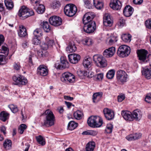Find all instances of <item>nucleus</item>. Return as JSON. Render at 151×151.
<instances>
[{
    "label": "nucleus",
    "mask_w": 151,
    "mask_h": 151,
    "mask_svg": "<svg viewBox=\"0 0 151 151\" xmlns=\"http://www.w3.org/2000/svg\"><path fill=\"white\" fill-rule=\"evenodd\" d=\"M37 54L38 56L40 57H45L47 55V53L46 52L44 51H38L37 52Z\"/></svg>",
    "instance_id": "54"
},
{
    "label": "nucleus",
    "mask_w": 151,
    "mask_h": 151,
    "mask_svg": "<svg viewBox=\"0 0 151 151\" xmlns=\"http://www.w3.org/2000/svg\"><path fill=\"white\" fill-rule=\"evenodd\" d=\"M60 6V4L59 1H56L54 2L53 4V8L54 9H57Z\"/></svg>",
    "instance_id": "59"
},
{
    "label": "nucleus",
    "mask_w": 151,
    "mask_h": 151,
    "mask_svg": "<svg viewBox=\"0 0 151 151\" xmlns=\"http://www.w3.org/2000/svg\"><path fill=\"white\" fill-rule=\"evenodd\" d=\"M145 24L147 28L151 29V19L147 20L145 21Z\"/></svg>",
    "instance_id": "55"
},
{
    "label": "nucleus",
    "mask_w": 151,
    "mask_h": 151,
    "mask_svg": "<svg viewBox=\"0 0 151 151\" xmlns=\"http://www.w3.org/2000/svg\"><path fill=\"white\" fill-rule=\"evenodd\" d=\"M27 128V126L24 124H21L18 128L19 133L21 134L23 133L25 129Z\"/></svg>",
    "instance_id": "42"
},
{
    "label": "nucleus",
    "mask_w": 151,
    "mask_h": 151,
    "mask_svg": "<svg viewBox=\"0 0 151 151\" xmlns=\"http://www.w3.org/2000/svg\"><path fill=\"white\" fill-rule=\"evenodd\" d=\"M34 15V13L33 10L28 9L25 6H22L19 10L18 13L19 16L22 20H24Z\"/></svg>",
    "instance_id": "3"
},
{
    "label": "nucleus",
    "mask_w": 151,
    "mask_h": 151,
    "mask_svg": "<svg viewBox=\"0 0 151 151\" xmlns=\"http://www.w3.org/2000/svg\"><path fill=\"white\" fill-rule=\"evenodd\" d=\"M74 57H75V62H74L76 63L78 62L81 58L80 56L78 54L74 53Z\"/></svg>",
    "instance_id": "56"
},
{
    "label": "nucleus",
    "mask_w": 151,
    "mask_h": 151,
    "mask_svg": "<svg viewBox=\"0 0 151 151\" xmlns=\"http://www.w3.org/2000/svg\"><path fill=\"white\" fill-rule=\"evenodd\" d=\"M96 0H93V4L98 9H101L103 8V3L99 1H97V3H96L95 1Z\"/></svg>",
    "instance_id": "41"
},
{
    "label": "nucleus",
    "mask_w": 151,
    "mask_h": 151,
    "mask_svg": "<svg viewBox=\"0 0 151 151\" xmlns=\"http://www.w3.org/2000/svg\"><path fill=\"white\" fill-rule=\"evenodd\" d=\"M9 51L8 48L5 46H2L0 51V52L4 54V56H5V57H6L9 54Z\"/></svg>",
    "instance_id": "38"
},
{
    "label": "nucleus",
    "mask_w": 151,
    "mask_h": 151,
    "mask_svg": "<svg viewBox=\"0 0 151 151\" xmlns=\"http://www.w3.org/2000/svg\"><path fill=\"white\" fill-rule=\"evenodd\" d=\"M103 112L106 119L110 120L114 118V112L112 110L106 108L104 109Z\"/></svg>",
    "instance_id": "13"
},
{
    "label": "nucleus",
    "mask_w": 151,
    "mask_h": 151,
    "mask_svg": "<svg viewBox=\"0 0 151 151\" xmlns=\"http://www.w3.org/2000/svg\"><path fill=\"white\" fill-rule=\"evenodd\" d=\"M13 66L14 69L17 70H19L21 68L20 64L18 63H15Z\"/></svg>",
    "instance_id": "58"
},
{
    "label": "nucleus",
    "mask_w": 151,
    "mask_h": 151,
    "mask_svg": "<svg viewBox=\"0 0 151 151\" xmlns=\"http://www.w3.org/2000/svg\"><path fill=\"white\" fill-rule=\"evenodd\" d=\"M60 63H56L55 64V67L57 69L63 70L69 67V63L65 57H61L60 58Z\"/></svg>",
    "instance_id": "7"
},
{
    "label": "nucleus",
    "mask_w": 151,
    "mask_h": 151,
    "mask_svg": "<svg viewBox=\"0 0 151 151\" xmlns=\"http://www.w3.org/2000/svg\"><path fill=\"white\" fill-rule=\"evenodd\" d=\"M142 74L147 79L151 78V68H145L142 71Z\"/></svg>",
    "instance_id": "25"
},
{
    "label": "nucleus",
    "mask_w": 151,
    "mask_h": 151,
    "mask_svg": "<svg viewBox=\"0 0 151 151\" xmlns=\"http://www.w3.org/2000/svg\"><path fill=\"white\" fill-rule=\"evenodd\" d=\"M8 106L12 111L13 113H16L18 111V109L17 106L16 105L11 104L9 105Z\"/></svg>",
    "instance_id": "46"
},
{
    "label": "nucleus",
    "mask_w": 151,
    "mask_h": 151,
    "mask_svg": "<svg viewBox=\"0 0 151 151\" xmlns=\"http://www.w3.org/2000/svg\"><path fill=\"white\" fill-rule=\"evenodd\" d=\"M134 11L133 8L129 5H127L124 8L123 13L124 15L126 17L130 16Z\"/></svg>",
    "instance_id": "19"
},
{
    "label": "nucleus",
    "mask_w": 151,
    "mask_h": 151,
    "mask_svg": "<svg viewBox=\"0 0 151 151\" xmlns=\"http://www.w3.org/2000/svg\"><path fill=\"white\" fill-rule=\"evenodd\" d=\"M122 4L119 0H113L110 4V7L115 10L120 9L122 7Z\"/></svg>",
    "instance_id": "17"
},
{
    "label": "nucleus",
    "mask_w": 151,
    "mask_h": 151,
    "mask_svg": "<svg viewBox=\"0 0 151 151\" xmlns=\"http://www.w3.org/2000/svg\"><path fill=\"white\" fill-rule=\"evenodd\" d=\"M115 52V48L113 47L105 50L103 52V55L105 57H111L114 55Z\"/></svg>",
    "instance_id": "14"
},
{
    "label": "nucleus",
    "mask_w": 151,
    "mask_h": 151,
    "mask_svg": "<svg viewBox=\"0 0 151 151\" xmlns=\"http://www.w3.org/2000/svg\"><path fill=\"white\" fill-rule=\"evenodd\" d=\"M112 21L111 19L110 15L108 14H106L104 17L103 23L104 26H111L112 24Z\"/></svg>",
    "instance_id": "20"
},
{
    "label": "nucleus",
    "mask_w": 151,
    "mask_h": 151,
    "mask_svg": "<svg viewBox=\"0 0 151 151\" xmlns=\"http://www.w3.org/2000/svg\"><path fill=\"white\" fill-rule=\"evenodd\" d=\"M42 115L45 116V118L44 120V124L42 126L49 127L54 124L55 117L52 111L50 109L46 110L42 114Z\"/></svg>",
    "instance_id": "1"
},
{
    "label": "nucleus",
    "mask_w": 151,
    "mask_h": 151,
    "mask_svg": "<svg viewBox=\"0 0 151 151\" xmlns=\"http://www.w3.org/2000/svg\"><path fill=\"white\" fill-rule=\"evenodd\" d=\"M19 36L21 37H24L27 35L25 27L23 25L19 27V31L18 32Z\"/></svg>",
    "instance_id": "22"
},
{
    "label": "nucleus",
    "mask_w": 151,
    "mask_h": 151,
    "mask_svg": "<svg viewBox=\"0 0 151 151\" xmlns=\"http://www.w3.org/2000/svg\"><path fill=\"white\" fill-rule=\"evenodd\" d=\"M82 112L79 110H77L73 114L74 117L77 119H80L82 118Z\"/></svg>",
    "instance_id": "40"
},
{
    "label": "nucleus",
    "mask_w": 151,
    "mask_h": 151,
    "mask_svg": "<svg viewBox=\"0 0 151 151\" xmlns=\"http://www.w3.org/2000/svg\"><path fill=\"white\" fill-rule=\"evenodd\" d=\"M21 75H14L12 77L13 80L14 82V84L20 86V80Z\"/></svg>",
    "instance_id": "34"
},
{
    "label": "nucleus",
    "mask_w": 151,
    "mask_h": 151,
    "mask_svg": "<svg viewBox=\"0 0 151 151\" xmlns=\"http://www.w3.org/2000/svg\"><path fill=\"white\" fill-rule=\"evenodd\" d=\"M113 128V126L111 124H108L105 129L106 132L107 133H111L112 132Z\"/></svg>",
    "instance_id": "47"
},
{
    "label": "nucleus",
    "mask_w": 151,
    "mask_h": 151,
    "mask_svg": "<svg viewBox=\"0 0 151 151\" xmlns=\"http://www.w3.org/2000/svg\"><path fill=\"white\" fill-rule=\"evenodd\" d=\"M9 113L5 111H2L0 113V119L3 122H5L9 119Z\"/></svg>",
    "instance_id": "27"
},
{
    "label": "nucleus",
    "mask_w": 151,
    "mask_h": 151,
    "mask_svg": "<svg viewBox=\"0 0 151 151\" xmlns=\"http://www.w3.org/2000/svg\"><path fill=\"white\" fill-rule=\"evenodd\" d=\"M95 17L93 15H92L90 12L86 13L83 17L82 21L84 25L88 24L91 21H93L92 20Z\"/></svg>",
    "instance_id": "15"
},
{
    "label": "nucleus",
    "mask_w": 151,
    "mask_h": 151,
    "mask_svg": "<svg viewBox=\"0 0 151 151\" xmlns=\"http://www.w3.org/2000/svg\"><path fill=\"white\" fill-rule=\"evenodd\" d=\"M20 76V85H26L27 82V81L26 78L23 76L21 75Z\"/></svg>",
    "instance_id": "44"
},
{
    "label": "nucleus",
    "mask_w": 151,
    "mask_h": 151,
    "mask_svg": "<svg viewBox=\"0 0 151 151\" xmlns=\"http://www.w3.org/2000/svg\"><path fill=\"white\" fill-rule=\"evenodd\" d=\"M102 119L97 116H91L87 120L88 124L89 126L92 127H99L103 124Z\"/></svg>",
    "instance_id": "2"
},
{
    "label": "nucleus",
    "mask_w": 151,
    "mask_h": 151,
    "mask_svg": "<svg viewBox=\"0 0 151 151\" xmlns=\"http://www.w3.org/2000/svg\"><path fill=\"white\" fill-rule=\"evenodd\" d=\"M125 21L122 18H121L120 19L119 22V26L121 27L123 26L125 24Z\"/></svg>",
    "instance_id": "63"
},
{
    "label": "nucleus",
    "mask_w": 151,
    "mask_h": 151,
    "mask_svg": "<svg viewBox=\"0 0 151 151\" xmlns=\"http://www.w3.org/2000/svg\"><path fill=\"white\" fill-rule=\"evenodd\" d=\"M131 36L130 34H124L121 36L122 40L124 42H130L131 40Z\"/></svg>",
    "instance_id": "36"
},
{
    "label": "nucleus",
    "mask_w": 151,
    "mask_h": 151,
    "mask_svg": "<svg viewBox=\"0 0 151 151\" xmlns=\"http://www.w3.org/2000/svg\"><path fill=\"white\" fill-rule=\"evenodd\" d=\"M41 47L42 49L43 50H45L49 47L46 43L45 42L42 43L41 46Z\"/></svg>",
    "instance_id": "61"
},
{
    "label": "nucleus",
    "mask_w": 151,
    "mask_h": 151,
    "mask_svg": "<svg viewBox=\"0 0 151 151\" xmlns=\"http://www.w3.org/2000/svg\"><path fill=\"white\" fill-rule=\"evenodd\" d=\"M6 58L5 56L0 55V65H4L7 63L5 60Z\"/></svg>",
    "instance_id": "51"
},
{
    "label": "nucleus",
    "mask_w": 151,
    "mask_h": 151,
    "mask_svg": "<svg viewBox=\"0 0 151 151\" xmlns=\"http://www.w3.org/2000/svg\"><path fill=\"white\" fill-rule=\"evenodd\" d=\"M96 28V23L94 21H91L88 24L84 25L83 27L84 31L88 33L93 32Z\"/></svg>",
    "instance_id": "8"
},
{
    "label": "nucleus",
    "mask_w": 151,
    "mask_h": 151,
    "mask_svg": "<svg viewBox=\"0 0 151 151\" xmlns=\"http://www.w3.org/2000/svg\"><path fill=\"white\" fill-rule=\"evenodd\" d=\"M126 138L129 141L134 140L133 134H131L127 136Z\"/></svg>",
    "instance_id": "64"
},
{
    "label": "nucleus",
    "mask_w": 151,
    "mask_h": 151,
    "mask_svg": "<svg viewBox=\"0 0 151 151\" xmlns=\"http://www.w3.org/2000/svg\"><path fill=\"white\" fill-rule=\"evenodd\" d=\"M45 42L46 43L49 47H51L54 44V41L52 40H50V38L47 37L45 38Z\"/></svg>",
    "instance_id": "43"
},
{
    "label": "nucleus",
    "mask_w": 151,
    "mask_h": 151,
    "mask_svg": "<svg viewBox=\"0 0 151 151\" xmlns=\"http://www.w3.org/2000/svg\"><path fill=\"white\" fill-rule=\"evenodd\" d=\"M75 80V76L73 74L69 72H65L63 73L61 77V80L63 82H73Z\"/></svg>",
    "instance_id": "10"
},
{
    "label": "nucleus",
    "mask_w": 151,
    "mask_h": 151,
    "mask_svg": "<svg viewBox=\"0 0 151 151\" xmlns=\"http://www.w3.org/2000/svg\"><path fill=\"white\" fill-rule=\"evenodd\" d=\"M92 40L89 38H86L84 39L83 41V43L85 45L89 46L92 44Z\"/></svg>",
    "instance_id": "49"
},
{
    "label": "nucleus",
    "mask_w": 151,
    "mask_h": 151,
    "mask_svg": "<svg viewBox=\"0 0 151 151\" xmlns=\"http://www.w3.org/2000/svg\"><path fill=\"white\" fill-rule=\"evenodd\" d=\"M134 136V140L140 138L141 137L142 134L140 133H136L133 134Z\"/></svg>",
    "instance_id": "57"
},
{
    "label": "nucleus",
    "mask_w": 151,
    "mask_h": 151,
    "mask_svg": "<svg viewBox=\"0 0 151 151\" xmlns=\"http://www.w3.org/2000/svg\"><path fill=\"white\" fill-rule=\"evenodd\" d=\"M103 95L102 92H97L94 93L93 95V100L94 103H97L101 99Z\"/></svg>",
    "instance_id": "23"
},
{
    "label": "nucleus",
    "mask_w": 151,
    "mask_h": 151,
    "mask_svg": "<svg viewBox=\"0 0 151 151\" xmlns=\"http://www.w3.org/2000/svg\"><path fill=\"white\" fill-rule=\"evenodd\" d=\"M34 37H40L42 35V34L40 30L39 29H36L35 30L33 33Z\"/></svg>",
    "instance_id": "50"
},
{
    "label": "nucleus",
    "mask_w": 151,
    "mask_h": 151,
    "mask_svg": "<svg viewBox=\"0 0 151 151\" xmlns=\"http://www.w3.org/2000/svg\"><path fill=\"white\" fill-rule=\"evenodd\" d=\"M78 126V123L75 122L74 121H71L68 124V129L72 130L76 128Z\"/></svg>",
    "instance_id": "32"
},
{
    "label": "nucleus",
    "mask_w": 151,
    "mask_h": 151,
    "mask_svg": "<svg viewBox=\"0 0 151 151\" xmlns=\"http://www.w3.org/2000/svg\"><path fill=\"white\" fill-rule=\"evenodd\" d=\"M48 70L47 67L44 65H40L37 69V74L43 76H45L47 75Z\"/></svg>",
    "instance_id": "16"
},
{
    "label": "nucleus",
    "mask_w": 151,
    "mask_h": 151,
    "mask_svg": "<svg viewBox=\"0 0 151 151\" xmlns=\"http://www.w3.org/2000/svg\"><path fill=\"white\" fill-rule=\"evenodd\" d=\"M130 52V48L127 45H123L120 46L118 50L117 54L119 56L123 58L128 56Z\"/></svg>",
    "instance_id": "6"
},
{
    "label": "nucleus",
    "mask_w": 151,
    "mask_h": 151,
    "mask_svg": "<svg viewBox=\"0 0 151 151\" xmlns=\"http://www.w3.org/2000/svg\"><path fill=\"white\" fill-rule=\"evenodd\" d=\"M76 50V47L73 43H70L69 45L66 48V50L68 52H75Z\"/></svg>",
    "instance_id": "28"
},
{
    "label": "nucleus",
    "mask_w": 151,
    "mask_h": 151,
    "mask_svg": "<svg viewBox=\"0 0 151 151\" xmlns=\"http://www.w3.org/2000/svg\"><path fill=\"white\" fill-rule=\"evenodd\" d=\"M145 100L146 102L148 103H151V94L149 95L146 96Z\"/></svg>",
    "instance_id": "62"
},
{
    "label": "nucleus",
    "mask_w": 151,
    "mask_h": 151,
    "mask_svg": "<svg viewBox=\"0 0 151 151\" xmlns=\"http://www.w3.org/2000/svg\"><path fill=\"white\" fill-rule=\"evenodd\" d=\"M5 4L8 9H12L14 7V4L11 0H5Z\"/></svg>",
    "instance_id": "31"
},
{
    "label": "nucleus",
    "mask_w": 151,
    "mask_h": 151,
    "mask_svg": "<svg viewBox=\"0 0 151 151\" xmlns=\"http://www.w3.org/2000/svg\"><path fill=\"white\" fill-rule=\"evenodd\" d=\"M132 114L133 121L134 120L137 121L141 119L142 116V112L139 109L134 110Z\"/></svg>",
    "instance_id": "18"
},
{
    "label": "nucleus",
    "mask_w": 151,
    "mask_h": 151,
    "mask_svg": "<svg viewBox=\"0 0 151 151\" xmlns=\"http://www.w3.org/2000/svg\"><path fill=\"white\" fill-rule=\"evenodd\" d=\"M77 10L76 6L74 4H68L65 6L64 11L66 15L71 17L75 14Z\"/></svg>",
    "instance_id": "5"
},
{
    "label": "nucleus",
    "mask_w": 151,
    "mask_h": 151,
    "mask_svg": "<svg viewBox=\"0 0 151 151\" xmlns=\"http://www.w3.org/2000/svg\"><path fill=\"white\" fill-rule=\"evenodd\" d=\"M125 96L124 94L120 95L118 96V101L119 102H121L125 99Z\"/></svg>",
    "instance_id": "60"
},
{
    "label": "nucleus",
    "mask_w": 151,
    "mask_h": 151,
    "mask_svg": "<svg viewBox=\"0 0 151 151\" xmlns=\"http://www.w3.org/2000/svg\"><path fill=\"white\" fill-rule=\"evenodd\" d=\"M121 114L124 118L126 120L133 121L132 113L128 111H122Z\"/></svg>",
    "instance_id": "21"
},
{
    "label": "nucleus",
    "mask_w": 151,
    "mask_h": 151,
    "mask_svg": "<svg viewBox=\"0 0 151 151\" xmlns=\"http://www.w3.org/2000/svg\"><path fill=\"white\" fill-rule=\"evenodd\" d=\"M93 60L98 67L104 68L107 65L106 60L101 55H94L93 56Z\"/></svg>",
    "instance_id": "4"
},
{
    "label": "nucleus",
    "mask_w": 151,
    "mask_h": 151,
    "mask_svg": "<svg viewBox=\"0 0 151 151\" xmlns=\"http://www.w3.org/2000/svg\"><path fill=\"white\" fill-rule=\"evenodd\" d=\"M40 42L39 37H34L33 38L32 42L34 45H38L40 43Z\"/></svg>",
    "instance_id": "53"
},
{
    "label": "nucleus",
    "mask_w": 151,
    "mask_h": 151,
    "mask_svg": "<svg viewBox=\"0 0 151 151\" xmlns=\"http://www.w3.org/2000/svg\"><path fill=\"white\" fill-rule=\"evenodd\" d=\"M91 59L89 57H85L83 62V65L85 67L89 68L91 66Z\"/></svg>",
    "instance_id": "29"
},
{
    "label": "nucleus",
    "mask_w": 151,
    "mask_h": 151,
    "mask_svg": "<svg viewBox=\"0 0 151 151\" xmlns=\"http://www.w3.org/2000/svg\"><path fill=\"white\" fill-rule=\"evenodd\" d=\"M148 53L147 50L143 49L138 50L137 52L139 59L143 63H146L147 61V56Z\"/></svg>",
    "instance_id": "11"
},
{
    "label": "nucleus",
    "mask_w": 151,
    "mask_h": 151,
    "mask_svg": "<svg viewBox=\"0 0 151 151\" xmlns=\"http://www.w3.org/2000/svg\"><path fill=\"white\" fill-rule=\"evenodd\" d=\"M36 139L37 142L42 145H44L45 144V142L44 140L43 137L41 135H40L36 137Z\"/></svg>",
    "instance_id": "37"
},
{
    "label": "nucleus",
    "mask_w": 151,
    "mask_h": 151,
    "mask_svg": "<svg viewBox=\"0 0 151 151\" xmlns=\"http://www.w3.org/2000/svg\"><path fill=\"white\" fill-rule=\"evenodd\" d=\"M84 75L88 78H91L94 76L93 73L88 70L86 71L84 73Z\"/></svg>",
    "instance_id": "48"
},
{
    "label": "nucleus",
    "mask_w": 151,
    "mask_h": 151,
    "mask_svg": "<svg viewBox=\"0 0 151 151\" xmlns=\"http://www.w3.org/2000/svg\"><path fill=\"white\" fill-rule=\"evenodd\" d=\"M36 12L39 14H42L45 11V6L42 4H40L34 7Z\"/></svg>",
    "instance_id": "24"
},
{
    "label": "nucleus",
    "mask_w": 151,
    "mask_h": 151,
    "mask_svg": "<svg viewBox=\"0 0 151 151\" xmlns=\"http://www.w3.org/2000/svg\"><path fill=\"white\" fill-rule=\"evenodd\" d=\"M95 147V144L94 142L92 141L89 142L86 145V151H93Z\"/></svg>",
    "instance_id": "26"
},
{
    "label": "nucleus",
    "mask_w": 151,
    "mask_h": 151,
    "mask_svg": "<svg viewBox=\"0 0 151 151\" xmlns=\"http://www.w3.org/2000/svg\"><path fill=\"white\" fill-rule=\"evenodd\" d=\"M42 26L45 32H48L50 31L51 27L47 22L43 21L42 24Z\"/></svg>",
    "instance_id": "30"
},
{
    "label": "nucleus",
    "mask_w": 151,
    "mask_h": 151,
    "mask_svg": "<svg viewBox=\"0 0 151 151\" xmlns=\"http://www.w3.org/2000/svg\"><path fill=\"white\" fill-rule=\"evenodd\" d=\"M12 145V142L10 139L5 140L3 143V146L6 149H10Z\"/></svg>",
    "instance_id": "33"
},
{
    "label": "nucleus",
    "mask_w": 151,
    "mask_h": 151,
    "mask_svg": "<svg viewBox=\"0 0 151 151\" xmlns=\"http://www.w3.org/2000/svg\"><path fill=\"white\" fill-rule=\"evenodd\" d=\"M84 3V6L88 9H91L92 8V5L91 1L88 0H83Z\"/></svg>",
    "instance_id": "45"
},
{
    "label": "nucleus",
    "mask_w": 151,
    "mask_h": 151,
    "mask_svg": "<svg viewBox=\"0 0 151 151\" xmlns=\"http://www.w3.org/2000/svg\"><path fill=\"white\" fill-rule=\"evenodd\" d=\"M115 74V71L114 70H109L106 74L107 78L109 79H112L114 77Z\"/></svg>",
    "instance_id": "39"
},
{
    "label": "nucleus",
    "mask_w": 151,
    "mask_h": 151,
    "mask_svg": "<svg viewBox=\"0 0 151 151\" xmlns=\"http://www.w3.org/2000/svg\"><path fill=\"white\" fill-rule=\"evenodd\" d=\"M21 75H14L12 77L13 80L14 82V84L20 86V80Z\"/></svg>",
    "instance_id": "35"
},
{
    "label": "nucleus",
    "mask_w": 151,
    "mask_h": 151,
    "mask_svg": "<svg viewBox=\"0 0 151 151\" xmlns=\"http://www.w3.org/2000/svg\"><path fill=\"white\" fill-rule=\"evenodd\" d=\"M62 19L59 17L55 16H51L49 19V22L50 24L55 27L61 25L62 23Z\"/></svg>",
    "instance_id": "12"
},
{
    "label": "nucleus",
    "mask_w": 151,
    "mask_h": 151,
    "mask_svg": "<svg viewBox=\"0 0 151 151\" xmlns=\"http://www.w3.org/2000/svg\"><path fill=\"white\" fill-rule=\"evenodd\" d=\"M117 80L122 83L126 82L128 79V75L126 73L122 70H119L116 73Z\"/></svg>",
    "instance_id": "9"
},
{
    "label": "nucleus",
    "mask_w": 151,
    "mask_h": 151,
    "mask_svg": "<svg viewBox=\"0 0 151 151\" xmlns=\"http://www.w3.org/2000/svg\"><path fill=\"white\" fill-rule=\"evenodd\" d=\"M68 58L69 61L72 63L76 64L75 62V57H74V53L70 54L68 55Z\"/></svg>",
    "instance_id": "52"
}]
</instances>
